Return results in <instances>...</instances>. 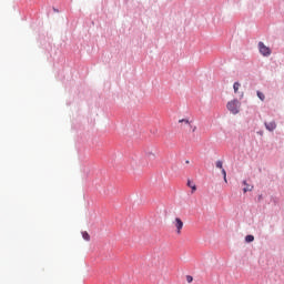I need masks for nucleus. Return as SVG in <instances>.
<instances>
[{"mask_svg": "<svg viewBox=\"0 0 284 284\" xmlns=\"http://www.w3.org/2000/svg\"><path fill=\"white\" fill-rule=\"evenodd\" d=\"M231 114H239L241 112V102L239 100H232L226 104Z\"/></svg>", "mask_w": 284, "mask_h": 284, "instance_id": "1", "label": "nucleus"}, {"mask_svg": "<svg viewBox=\"0 0 284 284\" xmlns=\"http://www.w3.org/2000/svg\"><path fill=\"white\" fill-rule=\"evenodd\" d=\"M257 48L262 57H270L272 54V49L263 42H258Z\"/></svg>", "mask_w": 284, "mask_h": 284, "instance_id": "2", "label": "nucleus"}, {"mask_svg": "<svg viewBox=\"0 0 284 284\" xmlns=\"http://www.w3.org/2000/svg\"><path fill=\"white\" fill-rule=\"evenodd\" d=\"M173 225L176 230V234H181V230H183V220H181V217H175V220L173 221Z\"/></svg>", "mask_w": 284, "mask_h": 284, "instance_id": "3", "label": "nucleus"}, {"mask_svg": "<svg viewBox=\"0 0 284 284\" xmlns=\"http://www.w3.org/2000/svg\"><path fill=\"white\" fill-rule=\"evenodd\" d=\"M179 123H182V125H186L187 128H190L191 132H196V125H192V122H190L189 119L179 120Z\"/></svg>", "mask_w": 284, "mask_h": 284, "instance_id": "4", "label": "nucleus"}, {"mask_svg": "<svg viewBox=\"0 0 284 284\" xmlns=\"http://www.w3.org/2000/svg\"><path fill=\"white\" fill-rule=\"evenodd\" d=\"M144 156L146 159H156V153L152 149L144 150Z\"/></svg>", "mask_w": 284, "mask_h": 284, "instance_id": "5", "label": "nucleus"}, {"mask_svg": "<svg viewBox=\"0 0 284 284\" xmlns=\"http://www.w3.org/2000/svg\"><path fill=\"white\" fill-rule=\"evenodd\" d=\"M265 128L268 132H274L276 130V122H265Z\"/></svg>", "mask_w": 284, "mask_h": 284, "instance_id": "6", "label": "nucleus"}, {"mask_svg": "<svg viewBox=\"0 0 284 284\" xmlns=\"http://www.w3.org/2000/svg\"><path fill=\"white\" fill-rule=\"evenodd\" d=\"M243 184L246 185V187L243 189V192H252V190H254V186H250V184H247V181H243Z\"/></svg>", "mask_w": 284, "mask_h": 284, "instance_id": "7", "label": "nucleus"}, {"mask_svg": "<svg viewBox=\"0 0 284 284\" xmlns=\"http://www.w3.org/2000/svg\"><path fill=\"white\" fill-rule=\"evenodd\" d=\"M130 165L132 170H138V168H140L139 162L136 160H131Z\"/></svg>", "mask_w": 284, "mask_h": 284, "instance_id": "8", "label": "nucleus"}, {"mask_svg": "<svg viewBox=\"0 0 284 284\" xmlns=\"http://www.w3.org/2000/svg\"><path fill=\"white\" fill-rule=\"evenodd\" d=\"M187 187H191L192 193L194 194V191L196 190V184L192 182L191 180L187 181Z\"/></svg>", "mask_w": 284, "mask_h": 284, "instance_id": "9", "label": "nucleus"}, {"mask_svg": "<svg viewBox=\"0 0 284 284\" xmlns=\"http://www.w3.org/2000/svg\"><path fill=\"white\" fill-rule=\"evenodd\" d=\"M240 88H241V83L235 82V83L233 84V90H234L235 94H236V92H239Z\"/></svg>", "mask_w": 284, "mask_h": 284, "instance_id": "10", "label": "nucleus"}, {"mask_svg": "<svg viewBox=\"0 0 284 284\" xmlns=\"http://www.w3.org/2000/svg\"><path fill=\"white\" fill-rule=\"evenodd\" d=\"M245 241H246V243H252V242H254V235H246V236H245Z\"/></svg>", "mask_w": 284, "mask_h": 284, "instance_id": "11", "label": "nucleus"}, {"mask_svg": "<svg viewBox=\"0 0 284 284\" xmlns=\"http://www.w3.org/2000/svg\"><path fill=\"white\" fill-rule=\"evenodd\" d=\"M257 97H258L260 101H265V94H263V92L257 91Z\"/></svg>", "mask_w": 284, "mask_h": 284, "instance_id": "12", "label": "nucleus"}, {"mask_svg": "<svg viewBox=\"0 0 284 284\" xmlns=\"http://www.w3.org/2000/svg\"><path fill=\"white\" fill-rule=\"evenodd\" d=\"M82 237L84 239V241H90V234L88 232H82Z\"/></svg>", "mask_w": 284, "mask_h": 284, "instance_id": "13", "label": "nucleus"}, {"mask_svg": "<svg viewBox=\"0 0 284 284\" xmlns=\"http://www.w3.org/2000/svg\"><path fill=\"white\" fill-rule=\"evenodd\" d=\"M215 168H217L219 170H223V162L222 161H217L215 163Z\"/></svg>", "mask_w": 284, "mask_h": 284, "instance_id": "14", "label": "nucleus"}, {"mask_svg": "<svg viewBox=\"0 0 284 284\" xmlns=\"http://www.w3.org/2000/svg\"><path fill=\"white\" fill-rule=\"evenodd\" d=\"M222 174H223L224 181L227 183V172L225 171V169H222Z\"/></svg>", "mask_w": 284, "mask_h": 284, "instance_id": "15", "label": "nucleus"}, {"mask_svg": "<svg viewBox=\"0 0 284 284\" xmlns=\"http://www.w3.org/2000/svg\"><path fill=\"white\" fill-rule=\"evenodd\" d=\"M186 281H187V283H192L194 281V278L191 275H187Z\"/></svg>", "mask_w": 284, "mask_h": 284, "instance_id": "16", "label": "nucleus"}]
</instances>
